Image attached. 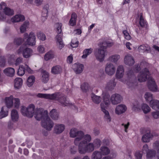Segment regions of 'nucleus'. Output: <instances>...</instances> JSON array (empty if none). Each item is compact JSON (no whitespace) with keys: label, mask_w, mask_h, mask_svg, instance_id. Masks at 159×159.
<instances>
[{"label":"nucleus","mask_w":159,"mask_h":159,"mask_svg":"<svg viewBox=\"0 0 159 159\" xmlns=\"http://www.w3.org/2000/svg\"><path fill=\"white\" fill-rule=\"evenodd\" d=\"M92 140L91 136L89 134H85L84 139L77 146L79 152L81 154L86 153H91L93 152L95 148L92 142H90Z\"/></svg>","instance_id":"1"},{"label":"nucleus","mask_w":159,"mask_h":159,"mask_svg":"<svg viewBox=\"0 0 159 159\" xmlns=\"http://www.w3.org/2000/svg\"><path fill=\"white\" fill-rule=\"evenodd\" d=\"M37 96L40 98L57 101L62 106L64 107L68 106L70 104L69 101L67 99L66 96L59 93L52 94L39 93L37 95Z\"/></svg>","instance_id":"2"},{"label":"nucleus","mask_w":159,"mask_h":159,"mask_svg":"<svg viewBox=\"0 0 159 159\" xmlns=\"http://www.w3.org/2000/svg\"><path fill=\"white\" fill-rule=\"evenodd\" d=\"M69 134L71 138H75L74 140V144L77 146L82 141L85 136L83 131L78 130L74 128L71 129Z\"/></svg>","instance_id":"3"},{"label":"nucleus","mask_w":159,"mask_h":159,"mask_svg":"<svg viewBox=\"0 0 159 159\" xmlns=\"http://www.w3.org/2000/svg\"><path fill=\"white\" fill-rule=\"evenodd\" d=\"M35 107L34 105L31 104L27 107L22 106L21 112L23 115L29 117H32L35 112Z\"/></svg>","instance_id":"4"},{"label":"nucleus","mask_w":159,"mask_h":159,"mask_svg":"<svg viewBox=\"0 0 159 159\" xmlns=\"http://www.w3.org/2000/svg\"><path fill=\"white\" fill-rule=\"evenodd\" d=\"M43 116V119L42 120L41 125L47 130L50 131L54 126V123L48 117L46 112H45Z\"/></svg>","instance_id":"5"},{"label":"nucleus","mask_w":159,"mask_h":159,"mask_svg":"<svg viewBox=\"0 0 159 159\" xmlns=\"http://www.w3.org/2000/svg\"><path fill=\"white\" fill-rule=\"evenodd\" d=\"M23 36L25 45L34 46L35 44L36 37L34 33L31 32L29 34L27 33H25Z\"/></svg>","instance_id":"6"},{"label":"nucleus","mask_w":159,"mask_h":159,"mask_svg":"<svg viewBox=\"0 0 159 159\" xmlns=\"http://www.w3.org/2000/svg\"><path fill=\"white\" fill-rule=\"evenodd\" d=\"M103 46H101L94 53L96 59L100 62H102L104 60L106 55L107 50Z\"/></svg>","instance_id":"7"},{"label":"nucleus","mask_w":159,"mask_h":159,"mask_svg":"<svg viewBox=\"0 0 159 159\" xmlns=\"http://www.w3.org/2000/svg\"><path fill=\"white\" fill-rule=\"evenodd\" d=\"M116 67L112 63H107L105 66V71L108 75L112 76L115 73Z\"/></svg>","instance_id":"8"},{"label":"nucleus","mask_w":159,"mask_h":159,"mask_svg":"<svg viewBox=\"0 0 159 159\" xmlns=\"http://www.w3.org/2000/svg\"><path fill=\"white\" fill-rule=\"evenodd\" d=\"M18 54H22L23 57L25 58L30 57L33 54V51L30 48H25L23 46H21L17 51Z\"/></svg>","instance_id":"9"},{"label":"nucleus","mask_w":159,"mask_h":159,"mask_svg":"<svg viewBox=\"0 0 159 159\" xmlns=\"http://www.w3.org/2000/svg\"><path fill=\"white\" fill-rule=\"evenodd\" d=\"M131 71L130 70L127 73L129 76L131 75H132L131 76V78H130L129 81H127L124 79L120 80V81L122 82L124 84H126L128 87L130 88H132L136 85V83L135 81L136 80V79L134 74H131Z\"/></svg>","instance_id":"10"},{"label":"nucleus","mask_w":159,"mask_h":159,"mask_svg":"<svg viewBox=\"0 0 159 159\" xmlns=\"http://www.w3.org/2000/svg\"><path fill=\"white\" fill-rule=\"evenodd\" d=\"M158 134H152L151 133L150 129H148L142 137V141L143 143H148L154 136H157Z\"/></svg>","instance_id":"11"},{"label":"nucleus","mask_w":159,"mask_h":159,"mask_svg":"<svg viewBox=\"0 0 159 159\" xmlns=\"http://www.w3.org/2000/svg\"><path fill=\"white\" fill-rule=\"evenodd\" d=\"M149 74V72L147 68L143 70L139 74L138 76V81L142 82L145 81L147 78V76Z\"/></svg>","instance_id":"12"},{"label":"nucleus","mask_w":159,"mask_h":159,"mask_svg":"<svg viewBox=\"0 0 159 159\" xmlns=\"http://www.w3.org/2000/svg\"><path fill=\"white\" fill-rule=\"evenodd\" d=\"M102 97L103 102L101 103L100 107H101V104H103L105 109H107L108 106L110 104L111 101L109 100L110 95L107 93L103 92L102 93Z\"/></svg>","instance_id":"13"},{"label":"nucleus","mask_w":159,"mask_h":159,"mask_svg":"<svg viewBox=\"0 0 159 159\" xmlns=\"http://www.w3.org/2000/svg\"><path fill=\"white\" fill-rule=\"evenodd\" d=\"M148 86L151 91L156 92L157 91V87L155 82L152 77H149L148 79Z\"/></svg>","instance_id":"14"},{"label":"nucleus","mask_w":159,"mask_h":159,"mask_svg":"<svg viewBox=\"0 0 159 159\" xmlns=\"http://www.w3.org/2000/svg\"><path fill=\"white\" fill-rule=\"evenodd\" d=\"M127 109L126 106L123 104H120L116 106L115 112L116 114L119 115L125 113Z\"/></svg>","instance_id":"15"},{"label":"nucleus","mask_w":159,"mask_h":159,"mask_svg":"<svg viewBox=\"0 0 159 159\" xmlns=\"http://www.w3.org/2000/svg\"><path fill=\"white\" fill-rule=\"evenodd\" d=\"M0 10H3L5 15L10 16L14 14V11L9 7H6V4L4 2H2L0 4Z\"/></svg>","instance_id":"16"},{"label":"nucleus","mask_w":159,"mask_h":159,"mask_svg":"<svg viewBox=\"0 0 159 159\" xmlns=\"http://www.w3.org/2000/svg\"><path fill=\"white\" fill-rule=\"evenodd\" d=\"M46 112L47 115L48 114V112L45 111H43V110L40 108L36 109L35 110V112L34 115L36 119L37 120H43V119L44 114L45 112Z\"/></svg>","instance_id":"17"},{"label":"nucleus","mask_w":159,"mask_h":159,"mask_svg":"<svg viewBox=\"0 0 159 159\" xmlns=\"http://www.w3.org/2000/svg\"><path fill=\"white\" fill-rule=\"evenodd\" d=\"M122 98L121 96L118 94H113L111 96L110 101L113 105H116L120 103L121 102Z\"/></svg>","instance_id":"18"},{"label":"nucleus","mask_w":159,"mask_h":159,"mask_svg":"<svg viewBox=\"0 0 159 159\" xmlns=\"http://www.w3.org/2000/svg\"><path fill=\"white\" fill-rule=\"evenodd\" d=\"M107 109H105L103 104H101V110L104 114V119L107 122H110L111 121V118Z\"/></svg>","instance_id":"19"},{"label":"nucleus","mask_w":159,"mask_h":159,"mask_svg":"<svg viewBox=\"0 0 159 159\" xmlns=\"http://www.w3.org/2000/svg\"><path fill=\"white\" fill-rule=\"evenodd\" d=\"M124 62L126 65L131 66L134 64V61L133 57L131 55L128 54L125 56Z\"/></svg>","instance_id":"20"},{"label":"nucleus","mask_w":159,"mask_h":159,"mask_svg":"<svg viewBox=\"0 0 159 159\" xmlns=\"http://www.w3.org/2000/svg\"><path fill=\"white\" fill-rule=\"evenodd\" d=\"M84 68V65L79 63L74 64L72 66L74 71L77 74L81 73L83 71Z\"/></svg>","instance_id":"21"},{"label":"nucleus","mask_w":159,"mask_h":159,"mask_svg":"<svg viewBox=\"0 0 159 159\" xmlns=\"http://www.w3.org/2000/svg\"><path fill=\"white\" fill-rule=\"evenodd\" d=\"M49 73L46 70H42L41 78L42 82L44 84L46 83L49 80Z\"/></svg>","instance_id":"22"},{"label":"nucleus","mask_w":159,"mask_h":159,"mask_svg":"<svg viewBox=\"0 0 159 159\" xmlns=\"http://www.w3.org/2000/svg\"><path fill=\"white\" fill-rule=\"evenodd\" d=\"M65 129V126L64 125L57 124L56 125L54 126V132L56 134H60L63 132Z\"/></svg>","instance_id":"23"},{"label":"nucleus","mask_w":159,"mask_h":159,"mask_svg":"<svg viewBox=\"0 0 159 159\" xmlns=\"http://www.w3.org/2000/svg\"><path fill=\"white\" fill-rule=\"evenodd\" d=\"M124 73V70L123 66L120 65L117 67L116 75L117 78L121 79L123 76Z\"/></svg>","instance_id":"24"},{"label":"nucleus","mask_w":159,"mask_h":159,"mask_svg":"<svg viewBox=\"0 0 159 159\" xmlns=\"http://www.w3.org/2000/svg\"><path fill=\"white\" fill-rule=\"evenodd\" d=\"M13 97L11 95L5 98V104L7 108H11L13 106Z\"/></svg>","instance_id":"25"},{"label":"nucleus","mask_w":159,"mask_h":159,"mask_svg":"<svg viewBox=\"0 0 159 159\" xmlns=\"http://www.w3.org/2000/svg\"><path fill=\"white\" fill-rule=\"evenodd\" d=\"M25 19V16L21 14L16 15L13 17L11 19V21L13 22H18L23 21Z\"/></svg>","instance_id":"26"},{"label":"nucleus","mask_w":159,"mask_h":159,"mask_svg":"<svg viewBox=\"0 0 159 159\" xmlns=\"http://www.w3.org/2000/svg\"><path fill=\"white\" fill-rule=\"evenodd\" d=\"M116 85L114 80H111L108 82L105 87V89L107 90H111L114 89Z\"/></svg>","instance_id":"27"},{"label":"nucleus","mask_w":159,"mask_h":159,"mask_svg":"<svg viewBox=\"0 0 159 159\" xmlns=\"http://www.w3.org/2000/svg\"><path fill=\"white\" fill-rule=\"evenodd\" d=\"M101 155L103 156H106L108 155L110 152L109 148L105 146H102L100 148L99 151Z\"/></svg>","instance_id":"28"},{"label":"nucleus","mask_w":159,"mask_h":159,"mask_svg":"<svg viewBox=\"0 0 159 159\" xmlns=\"http://www.w3.org/2000/svg\"><path fill=\"white\" fill-rule=\"evenodd\" d=\"M11 118L13 121H17L19 119V116L18 111L15 109H13L11 112Z\"/></svg>","instance_id":"29"},{"label":"nucleus","mask_w":159,"mask_h":159,"mask_svg":"<svg viewBox=\"0 0 159 159\" xmlns=\"http://www.w3.org/2000/svg\"><path fill=\"white\" fill-rule=\"evenodd\" d=\"M8 114V110L6 107H2L0 111V119H1L7 116Z\"/></svg>","instance_id":"30"},{"label":"nucleus","mask_w":159,"mask_h":159,"mask_svg":"<svg viewBox=\"0 0 159 159\" xmlns=\"http://www.w3.org/2000/svg\"><path fill=\"white\" fill-rule=\"evenodd\" d=\"M62 71V68L59 65H57L52 67L51 69V72L54 74H59L61 73Z\"/></svg>","instance_id":"31"},{"label":"nucleus","mask_w":159,"mask_h":159,"mask_svg":"<svg viewBox=\"0 0 159 159\" xmlns=\"http://www.w3.org/2000/svg\"><path fill=\"white\" fill-rule=\"evenodd\" d=\"M156 151L153 149H151L147 152L146 157L148 159H154L156 157Z\"/></svg>","instance_id":"32"},{"label":"nucleus","mask_w":159,"mask_h":159,"mask_svg":"<svg viewBox=\"0 0 159 159\" xmlns=\"http://www.w3.org/2000/svg\"><path fill=\"white\" fill-rule=\"evenodd\" d=\"M120 58V56L118 54L111 55L108 58V60L113 63H116Z\"/></svg>","instance_id":"33"},{"label":"nucleus","mask_w":159,"mask_h":159,"mask_svg":"<svg viewBox=\"0 0 159 159\" xmlns=\"http://www.w3.org/2000/svg\"><path fill=\"white\" fill-rule=\"evenodd\" d=\"M149 105L150 107L155 110H158L159 109V101L158 100H151L149 102Z\"/></svg>","instance_id":"34"},{"label":"nucleus","mask_w":159,"mask_h":159,"mask_svg":"<svg viewBox=\"0 0 159 159\" xmlns=\"http://www.w3.org/2000/svg\"><path fill=\"white\" fill-rule=\"evenodd\" d=\"M50 115L51 118L54 120H57L59 118V113L56 109H52L50 112Z\"/></svg>","instance_id":"35"},{"label":"nucleus","mask_w":159,"mask_h":159,"mask_svg":"<svg viewBox=\"0 0 159 159\" xmlns=\"http://www.w3.org/2000/svg\"><path fill=\"white\" fill-rule=\"evenodd\" d=\"M132 108L133 110L135 111L140 110L141 107L140 102L137 100L135 101L132 104Z\"/></svg>","instance_id":"36"},{"label":"nucleus","mask_w":159,"mask_h":159,"mask_svg":"<svg viewBox=\"0 0 159 159\" xmlns=\"http://www.w3.org/2000/svg\"><path fill=\"white\" fill-rule=\"evenodd\" d=\"M91 98L93 102L96 104L100 103L102 100L100 96H97L94 93L91 94Z\"/></svg>","instance_id":"37"},{"label":"nucleus","mask_w":159,"mask_h":159,"mask_svg":"<svg viewBox=\"0 0 159 159\" xmlns=\"http://www.w3.org/2000/svg\"><path fill=\"white\" fill-rule=\"evenodd\" d=\"M3 72L7 76L12 77L14 74L15 70L12 68H8L5 69Z\"/></svg>","instance_id":"38"},{"label":"nucleus","mask_w":159,"mask_h":159,"mask_svg":"<svg viewBox=\"0 0 159 159\" xmlns=\"http://www.w3.org/2000/svg\"><path fill=\"white\" fill-rule=\"evenodd\" d=\"M102 156L101 153L98 150L94 151L91 155V159H102Z\"/></svg>","instance_id":"39"},{"label":"nucleus","mask_w":159,"mask_h":159,"mask_svg":"<svg viewBox=\"0 0 159 159\" xmlns=\"http://www.w3.org/2000/svg\"><path fill=\"white\" fill-rule=\"evenodd\" d=\"M14 87L15 88L19 89L20 88L23 83V80L20 78H17L14 80Z\"/></svg>","instance_id":"40"},{"label":"nucleus","mask_w":159,"mask_h":159,"mask_svg":"<svg viewBox=\"0 0 159 159\" xmlns=\"http://www.w3.org/2000/svg\"><path fill=\"white\" fill-rule=\"evenodd\" d=\"M77 19V15L75 13H73L71 16V18L69 22V25L71 26H74L76 25Z\"/></svg>","instance_id":"41"},{"label":"nucleus","mask_w":159,"mask_h":159,"mask_svg":"<svg viewBox=\"0 0 159 159\" xmlns=\"http://www.w3.org/2000/svg\"><path fill=\"white\" fill-rule=\"evenodd\" d=\"M35 80V77L34 75H32L29 76L27 80L26 84L29 87H31L34 84Z\"/></svg>","instance_id":"42"},{"label":"nucleus","mask_w":159,"mask_h":159,"mask_svg":"<svg viewBox=\"0 0 159 159\" xmlns=\"http://www.w3.org/2000/svg\"><path fill=\"white\" fill-rule=\"evenodd\" d=\"M29 23L28 21H25L20 28V32L23 33L26 30V29L29 27Z\"/></svg>","instance_id":"43"},{"label":"nucleus","mask_w":159,"mask_h":159,"mask_svg":"<svg viewBox=\"0 0 159 159\" xmlns=\"http://www.w3.org/2000/svg\"><path fill=\"white\" fill-rule=\"evenodd\" d=\"M138 49L140 52H144L149 51L150 48L147 44L142 45L139 47Z\"/></svg>","instance_id":"44"},{"label":"nucleus","mask_w":159,"mask_h":159,"mask_svg":"<svg viewBox=\"0 0 159 159\" xmlns=\"http://www.w3.org/2000/svg\"><path fill=\"white\" fill-rule=\"evenodd\" d=\"M141 109L144 114H147L151 111V109L149 107L146 103L142 104Z\"/></svg>","instance_id":"45"},{"label":"nucleus","mask_w":159,"mask_h":159,"mask_svg":"<svg viewBox=\"0 0 159 159\" xmlns=\"http://www.w3.org/2000/svg\"><path fill=\"white\" fill-rule=\"evenodd\" d=\"M54 57L53 52L52 51H50L47 52L44 56V60L46 61H48L50 59L53 58Z\"/></svg>","instance_id":"46"},{"label":"nucleus","mask_w":159,"mask_h":159,"mask_svg":"<svg viewBox=\"0 0 159 159\" xmlns=\"http://www.w3.org/2000/svg\"><path fill=\"white\" fill-rule=\"evenodd\" d=\"M93 49L91 48L85 49L83 52V54L82 56V58H86L91 53L93 52Z\"/></svg>","instance_id":"47"},{"label":"nucleus","mask_w":159,"mask_h":159,"mask_svg":"<svg viewBox=\"0 0 159 159\" xmlns=\"http://www.w3.org/2000/svg\"><path fill=\"white\" fill-rule=\"evenodd\" d=\"M94 145L95 148H98L101 145V141L98 139H95L92 143Z\"/></svg>","instance_id":"48"},{"label":"nucleus","mask_w":159,"mask_h":159,"mask_svg":"<svg viewBox=\"0 0 159 159\" xmlns=\"http://www.w3.org/2000/svg\"><path fill=\"white\" fill-rule=\"evenodd\" d=\"M139 24L142 27H145L147 26V23L144 20L142 15H141L140 17Z\"/></svg>","instance_id":"49"},{"label":"nucleus","mask_w":159,"mask_h":159,"mask_svg":"<svg viewBox=\"0 0 159 159\" xmlns=\"http://www.w3.org/2000/svg\"><path fill=\"white\" fill-rule=\"evenodd\" d=\"M37 38L40 40L42 41L46 39V36L44 34L41 32H39L37 33Z\"/></svg>","instance_id":"50"},{"label":"nucleus","mask_w":159,"mask_h":159,"mask_svg":"<svg viewBox=\"0 0 159 159\" xmlns=\"http://www.w3.org/2000/svg\"><path fill=\"white\" fill-rule=\"evenodd\" d=\"M144 98L147 102H150L151 100H153L152 95L150 92H146L144 95Z\"/></svg>","instance_id":"51"},{"label":"nucleus","mask_w":159,"mask_h":159,"mask_svg":"<svg viewBox=\"0 0 159 159\" xmlns=\"http://www.w3.org/2000/svg\"><path fill=\"white\" fill-rule=\"evenodd\" d=\"M81 88L83 92H86L90 89V86L88 83H84L81 85Z\"/></svg>","instance_id":"52"},{"label":"nucleus","mask_w":159,"mask_h":159,"mask_svg":"<svg viewBox=\"0 0 159 159\" xmlns=\"http://www.w3.org/2000/svg\"><path fill=\"white\" fill-rule=\"evenodd\" d=\"M25 69L23 65H20L17 74L19 76H22L24 74Z\"/></svg>","instance_id":"53"},{"label":"nucleus","mask_w":159,"mask_h":159,"mask_svg":"<svg viewBox=\"0 0 159 159\" xmlns=\"http://www.w3.org/2000/svg\"><path fill=\"white\" fill-rule=\"evenodd\" d=\"M13 101L14 107L16 108H18L20 104V99L17 98H13Z\"/></svg>","instance_id":"54"},{"label":"nucleus","mask_w":159,"mask_h":159,"mask_svg":"<svg viewBox=\"0 0 159 159\" xmlns=\"http://www.w3.org/2000/svg\"><path fill=\"white\" fill-rule=\"evenodd\" d=\"M113 44V43L110 41H103L101 46H105L104 47L106 48V50L107 47H110L112 46Z\"/></svg>","instance_id":"55"},{"label":"nucleus","mask_w":159,"mask_h":159,"mask_svg":"<svg viewBox=\"0 0 159 159\" xmlns=\"http://www.w3.org/2000/svg\"><path fill=\"white\" fill-rule=\"evenodd\" d=\"M152 148L156 150L159 153V140L156 141L153 143Z\"/></svg>","instance_id":"56"},{"label":"nucleus","mask_w":159,"mask_h":159,"mask_svg":"<svg viewBox=\"0 0 159 159\" xmlns=\"http://www.w3.org/2000/svg\"><path fill=\"white\" fill-rule=\"evenodd\" d=\"M79 44V41L77 38H75L72 39L71 41V46L72 48H76L77 47Z\"/></svg>","instance_id":"57"},{"label":"nucleus","mask_w":159,"mask_h":159,"mask_svg":"<svg viewBox=\"0 0 159 159\" xmlns=\"http://www.w3.org/2000/svg\"><path fill=\"white\" fill-rule=\"evenodd\" d=\"M62 24L61 23H57L55 24V26L56 28V32L57 34H60L61 32V27Z\"/></svg>","instance_id":"58"},{"label":"nucleus","mask_w":159,"mask_h":159,"mask_svg":"<svg viewBox=\"0 0 159 159\" xmlns=\"http://www.w3.org/2000/svg\"><path fill=\"white\" fill-rule=\"evenodd\" d=\"M24 41H25L24 39H23L21 38H19L15 39L14 43L15 44L17 45H20Z\"/></svg>","instance_id":"59"},{"label":"nucleus","mask_w":159,"mask_h":159,"mask_svg":"<svg viewBox=\"0 0 159 159\" xmlns=\"http://www.w3.org/2000/svg\"><path fill=\"white\" fill-rule=\"evenodd\" d=\"M142 155V153L139 150L136 151L134 153V156L136 159H141Z\"/></svg>","instance_id":"60"},{"label":"nucleus","mask_w":159,"mask_h":159,"mask_svg":"<svg viewBox=\"0 0 159 159\" xmlns=\"http://www.w3.org/2000/svg\"><path fill=\"white\" fill-rule=\"evenodd\" d=\"M123 33L124 35L125 38L127 40L131 39V37L128 31L126 30H124L123 31Z\"/></svg>","instance_id":"61"},{"label":"nucleus","mask_w":159,"mask_h":159,"mask_svg":"<svg viewBox=\"0 0 159 159\" xmlns=\"http://www.w3.org/2000/svg\"><path fill=\"white\" fill-rule=\"evenodd\" d=\"M37 50L40 53H43L45 52V48L43 45H39L37 48Z\"/></svg>","instance_id":"62"},{"label":"nucleus","mask_w":159,"mask_h":159,"mask_svg":"<svg viewBox=\"0 0 159 159\" xmlns=\"http://www.w3.org/2000/svg\"><path fill=\"white\" fill-rule=\"evenodd\" d=\"M150 149H149V147L147 144H144L143 147L142 149V151L143 153H147V152Z\"/></svg>","instance_id":"63"},{"label":"nucleus","mask_w":159,"mask_h":159,"mask_svg":"<svg viewBox=\"0 0 159 159\" xmlns=\"http://www.w3.org/2000/svg\"><path fill=\"white\" fill-rule=\"evenodd\" d=\"M152 115L154 119L159 118V111L152 112Z\"/></svg>","instance_id":"64"}]
</instances>
